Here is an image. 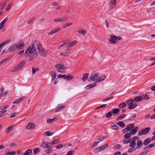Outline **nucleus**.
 <instances>
[{"label":"nucleus","instance_id":"nucleus-1","mask_svg":"<svg viewBox=\"0 0 155 155\" xmlns=\"http://www.w3.org/2000/svg\"><path fill=\"white\" fill-rule=\"evenodd\" d=\"M40 47V43L37 41H35L32 44L31 47L30 45L27 48L25 53V56L28 57L29 54H36L37 51L36 48L38 50L39 49Z\"/></svg>","mask_w":155,"mask_h":155},{"label":"nucleus","instance_id":"nucleus-2","mask_svg":"<svg viewBox=\"0 0 155 155\" xmlns=\"http://www.w3.org/2000/svg\"><path fill=\"white\" fill-rule=\"evenodd\" d=\"M99 76L98 73L91 74L88 78V81H95L96 83H98L104 80L106 78V76L104 75L97 78Z\"/></svg>","mask_w":155,"mask_h":155},{"label":"nucleus","instance_id":"nucleus-3","mask_svg":"<svg viewBox=\"0 0 155 155\" xmlns=\"http://www.w3.org/2000/svg\"><path fill=\"white\" fill-rule=\"evenodd\" d=\"M121 39L122 38L119 36H116L115 35H112L110 36V38H108V40L110 44H113L116 43L117 41Z\"/></svg>","mask_w":155,"mask_h":155},{"label":"nucleus","instance_id":"nucleus-4","mask_svg":"<svg viewBox=\"0 0 155 155\" xmlns=\"http://www.w3.org/2000/svg\"><path fill=\"white\" fill-rule=\"evenodd\" d=\"M68 17L66 16H64L60 17L57 18L54 20V21L56 23L63 22L67 20Z\"/></svg>","mask_w":155,"mask_h":155},{"label":"nucleus","instance_id":"nucleus-5","mask_svg":"<svg viewBox=\"0 0 155 155\" xmlns=\"http://www.w3.org/2000/svg\"><path fill=\"white\" fill-rule=\"evenodd\" d=\"M150 129L149 127L146 128L141 131H139L137 134L138 136H141L143 135H145L149 133Z\"/></svg>","mask_w":155,"mask_h":155},{"label":"nucleus","instance_id":"nucleus-6","mask_svg":"<svg viewBox=\"0 0 155 155\" xmlns=\"http://www.w3.org/2000/svg\"><path fill=\"white\" fill-rule=\"evenodd\" d=\"M24 42L22 41H20L17 44H15L16 48L19 50L23 49L24 47Z\"/></svg>","mask_w":155,"mask_h":155},{"label":"nucleus","instance_id":"nucleus-7","mask_svg":"<svg viewBox=\"0 0 155 155\" xmlns=\"http://www.w3.org/2000/svg\"><path fill=\"white\" fill-rule=\"evenodd\" d=\"M38 52L43 57L46 56L47 55V52L41 48V45L40 44V47L39 49H38Z\"/></svg>","mask_w":155,"mask_h":155},{"label":"nucleus","instance_id":"nucleus-8","mask_svg":"<svg viewBox=\"0 0 155 155\" xmlns=\"http://www.w3.org/2000/svg\"><path fill=\"white\" fill-rule=\"evenodd\" d=\"M50 144V142L43 141L42 143L41 144L40 147L45 149L50 148L51 146Z\"/></svg>","mask_w":155,"mask_h":155},{"label":"nucleus","instance_id":"nucleus-9","mask_svg":"<svg viewBox=\"0 0 155 155\" xmlns=\"http://www.w3.org/2000/svg\"><path fill=\"white\" fill-rule=\"evenodd\" d=\"M64 53H61L60 54V56L62 58L67 56L71 53V50L69 48L66 49Z\"/></svg>","mask_w":155,"mask_h":155},{"label":"nucleus","instance_id":"nucleus-10","mask_svg":"<svg viewBox=\"0 0 155 155\" xmlns=\"http://www.w3.org/2000/svg\"><path fill=\"white\" fill-rule=\"evenodd\" d=\"M16 49H17V48L15 44H13L9 47V48L7 51L6 53H9L10 52L12 51L15 50Z\"/></svg>","mask_w":155,"mask_h":155},{"label":"nucleus","instance_id":"nucleus-11","mask_svg":"<svg viewBox=\"0 0 155 155\" xmlns=\"http://www.w3.org/2000/svg\"><path fill=\"white\" fill-rule=\"evenodd\" d=\"M112 114L114 116L118 115L119 114L120 109L117 108H113L111 110Z\"/></svg>","mask_w":155,"mask_h":155},{"label":"nucleus","instance_id":"nucleus-12","mask_svg":"<svg viewBox=\"0 0 155 155\" xmlns=\"http://www.w3.org/2000/svg\"><path fill=\"white\" fill-rule=\"evenodd\" d=\"M138 128L137 127H134L130 130V133L131 135H135L138 131Z\"/></svg>","mask_w":155,"mask_h":155},{"label":"nucleus","instance_id":"nucleus-13","mask_svg":"<svg viewBox=\"0 0 155 155\" xmlns=\"http://www.w3.org/2000/svg\"><path fill=\"white\" fill-rule=\"evenodd\" d=\"M18 64L13 68L11 70L12 72H17L20 70L22 68Z\"/></svg>","mask_w":155,"mask_h":155},{"label":"nucleus","instance_id":"nucleus-14","mask_svg":"<svg viewBox=\"0 0 155 155\" xmlns=\"http://www.w3.org/2000/svg\"><path fill=\"white\" fill-rule=\"evenodd\" d=\"M35 125L32 123L29 122L28 123L26 128L29 130H33L35 128Z\"/></svg>","mask_w":155,"mask_h":155},{"label":"nucleus","instance_id":"nucleus-15","mask_svg":"<svg viewBox=\"0 0 155 155\" xmlns=\"http://www.w3.org/2000/svg\"><path fill=\"white\" fill-rule=\"evenodd\" d=\"M62 104H60L57 106L56 109L55 110V112H58L65 107V106H62Z\"/></svg>","mask_w":155,"mask_h":155},{"label":"nucleus","instance_id":"nucleus-16","mask_svg":"<svg viewBox=\"0 0 155 155\" xmlns=\"http://www.w3.org/2000/svg\"><path fill=\"white\" fill-rule=\"evenodd\" d=\"M9 0H4V1L0 2V7L1 9H3L6 6L7 2Z\"/></svg>","mask_w":155,"mask_h":155},{"label":"nucleus","instance_id":"nucleus-17","mask_svg":"<svg viewBox=\"0 0 155 155\" xmlns=\"http://www.w3.org/2000/svg\"><path fill=\"white\" fill-rule=\"evenodd\" d=\"M25 98V97H22L16 100L13 102V104H19Z\"/></svg>","mask_w":155,"mask_h":155},{"label":"nucleus","instance_id":"nucleus-18","mask_svg":"<svg viewBox=\"0 0 155 155\" xmlns=\"http://www.w3.org/2000/svg\"><path fill=\"white\" fill-rule=\"evenodd\" d=\"M143 143L142 142V140H138L137 142V147L136 149H139L141 148L143 145Z\"/></svg>","mask_w":155,"mask_h":155},{"label":"nucleus","instance_id":"nucleus-19","mask_svg":"<svg viewBox=\"0 0 155 155\" xmlns=\"http://www.w3.org/2000/svg\"><path fill=\"white\" fill-rule=\"evenodd\" d=\"M50 74L52 76L51 81H52L56 78L57 74L56 72L54 71H51Z\"/></svg>","mask_w":155,"mask_h":155},{"label":"nucleus","instance_id":"nucleus-20","mask_svg":"<svg viewBox=\"0 0 155 155\" xmlns=\"http://www.w3.org/2000/svg\"><path fill=\"white\" fill-rule=\"evenodd\" d=\"M8 18H5L0 23V30H1L4 27V25L6 21H7Z\"/></svg>","mask_w":155,"mask_h":155},{"label":"nucleus","instance_id":"nucleus-21","mask_svg":"<svg viewBox=\"0 0 155 155\" xmlns=\"http://www.w3.org/2000/svg\"><path fill=\"white\" fill-rule=\"evenodd\" d=\"M77 41H74L70 43L67 44L66 46L67 48H69L72 46L73 45L77 43Z\"/></svg>","mask_w":155,"mask_h":155},{"label":"nucleus","instance_id":"nucleus-22","mask_svg":"<svg viewBox=\"0 0 155 155\" xmlns=\"http://www.w3.org/2000/svg\"><path fill=\"white\" fill-rule=\"evenodd\" d=\"M117 0H112L110 1L109 4V6L110 7H113L116 5V2Z\"/></svg>","mask_w":155,"mask_h":155},{"label":"nucleus","instance_id":"nucleus-23","mask_svg":"<svg viewBox=\"0 0 155 155\" xmlns=\"http://www.w3.org/2000/svg\"><path fill=\"white\" fill-rule=\"evenodd\" d=\"M134 127V125L133 124H130L127 125L126 126V129L127 131H129Z\"/></svg>","mask_w":155,"mask_h":155},{"label":"nucleus","instance_id":"nucleus-24","mask_svg":"<svg viewBox=\"0 0 155 155\" xmlns=\"http://www.w3.org/2000/svg\"><path fill=\"white\" fill-rule=\"evenodd\" d=\"M60 29H61V28H55V29L51 31V32L48 33V35H50L53 34L54 33H55L56 32H57L58 31H59Z\"/></svg>","mask_w":155,"mask_h":155},{"label":"nucleus","instance_id":"nucleus-25","mask_svg":"<svg viewBox=\"0 0 155 155\" xmlns=\"http://www.w3.org/2000/svg\"><path fill=\"white\" fill-rule=\"evenodd\" d=\"M73 78L74 76L70 74L66 76L65 75V77H64V79H67L68 81H71L73 79Z\"/></svg>","mask_w":155,"mask_h":155},{"label":"nucleus","instance_id":"nucleus-26","mask_svg":"<svg viewBox=\"0 0 155 155\" xmlns=\"http://www.w3.org/2000/svg\"><path fill=\"white\" fill-rule=\"evenodd\" d=\"M108 146V144L107 143H105L104 145L98 147L99 149L100 150V151H102L104 150L105 148H107Z\"/></svg>","mask_w":155,"mask_h":155},{"label":"nucleus","instance_id":"nucleus-27","mask_svg":"<svg viewBox=\"0 0 155 155\" xmlns=\"http://www.w3.org/2000/svg\"><path fill=\"white\" fill-rule=\"evenodd\" d=\"M14 126L13 125H11L9 127L7 128L5 130V131L7 134L11 132L14 127Z\"/></svg>","mask_w":155,"mask_h":155},{"label":"nucleus","instance_id":"nucleus-28","mask_svg":"<svg viewBox=\"0 0 155 155\" xmlns=\"http://www.w3.org/2000/svg\"><path fill=\"white\" fill-rule=\"evenodd\" d=\"M58 118L57 117H55L53 119H48L47 120V123L49 124H50L56 121L57 120Z\"/></svg>","mask_w":155,"mask_h":155},{"label":"nucleus","instance_id":"nucleus-29","mask_svg":"<svg viewBox=\"0 0 155 155\" xmlns=\"http://www.w3.org/2000/svg\"><path fill=\"white\" fill-rule=\"evenodd\" d=\"M133 100L136 102H138L142 100L141 96H139L135 97Z\"/></svg>","mask_w":155,"mask_h":155},{"label":"nucleus","instance_id":"nucleus-30","mask_svg":"<svg viewBox=\"0 0 155 155\" xmlns=\"http://www.w3.org/2000/svg\"><path fill=\"white\" fill-rule=\"evenodd\" d=\"M96 85V83H93L87 85L85 87L86 89H89L91 88H92Z\"/></svg>","mask_w":155,"mask_h":155},{"label":"nucleus","instance_id":"nucleus-31","mask_svg":"<svg viewBox=\"0 0 155 155\" xmlns=\"http://www.w3.org/2000/svg\"><path fill=\"white\" fill-rule=\"evenodd\" d=\"M130 143L129 147H134L136 146V143L133 140H131L130 141Z\"/></svg>","mask_w":155,"mask_h":155},{"label":"nucleus","instance_id":"nucleus-32","mask_svg":"<svg viewBox=\"0 0 155 155\" xmlns=\"http://www.w3.org/2000/svg\"><path fill=\"white\" fill-rule=\"evenodd\" d=\"M63 65L61 64H58L55 65V67L57 69V71L58 72H60V69L61 68L63 69L62 67H63Z\"/></svg>","mask_w":155,"mask_h":155},{"label":"nucleus","instance_id":"nucleus-33","mask_svg":"<svg viewBox=\"0 0 155 155\" xmlns=\"http://www.w3.org/2000/svg\"><path fill=\"white\" fill-rule=\"evenodd\" d=\"M151 139H150L148 138L143 141V144L144 145H147L151 142Z\"/></svg>","mask_w":155,"mask_h":155},{"label":"nucleus","instance_id":"nucleus-34","mask_svg":"<svg viewBox=\"0 0 155 155\" xmlns=\"http://www.w3.org/2000/svg\"><path fill=\"white\" fill-rule=\"evenodd\" d=\"M9 42V41H7L0 44V53L1 52L2 50V47L5 46L6 44H8Z\"/></svg>","mask_w":155,"mask_h":155},{"label":"nucleus","instance_id":"nucleus-35","mask_svg":"<svg viewBox=\"0 0 155 155\" xmlns=\"http://www.w3.org/2000/svg\"><path fill=\"white\" fill-rule=\"evenodd\" d=\"M89 76L88 73H86L85 74H84L83 75V77L82 79V80L84 82H85L86 81L85 79L87 80L88 78V77Z\"/></svg>","mask_w":155,"mask_h":155},{"label":"nucleus","instance_id":"nucleus-36","mask_svg":"<svg viewBox=\"0 0 155 155\" xmlns=\"http://www.w3.org/2000/svg\"><path fill=\"white\" fill-rule=\"evenodd\" d=\"M137 105V104L136 103L133 104H131L128 107V108L129 109H133L135 107H136Z\"/></svg>","mask_w":155,"mask_h":155},{"label":"nucleus","instance_id":"nucleus-37","mask_svg":"<svg viewBox=\"0 0 155 155\" xmlns=\"http://www.w3.org/2000/svg\"><path fill=\"white\" fill-rule=\"evenodd\" d=\"M32 153V150L29 149L27 150L26 152L24 153V155H31Z\"/></svg>","mask_w":155,"mask_h":155},{"label":"nucleus","instance_id":"nucleus-38","mask_svg":"<svg viewBox=\"0 0 155 155\" xmlns=\"http://www.w3.org/2000/svg\"><path fill=\"white\" fill-rule=\"evenodd\" d=\"M40 150V148H35L33 149L34 154L35 155L38 153Z\"/></svg>","mask_w":155,"mask_h":155},{"label":"nucleus","instance_id":"nucleus-39","mask_svg":"<svg viewBox=\"0 0 155 155\" xmlns=\"http://www.w3.org/2000/svg\"><path fill=\"white\" fill-rule=\"evenodd\" d=\"M126 105L127 104L126 102H123L119 105L118 107L120 108H122L125 107Z\"/></svg>","mask_w":155,"mask_h":155},{"label":"nucleus","instance_id":"nucleus-40","mask_svg":"<svg viewBox=\"0 0 155 155\" xmlns=\"http://www.w3.org/2000/svg\"><path fill=\"white\" fill-rule=\"evenodd\" d=\"M155 146V142H154L153 143L150 144L149 145H148L146 147H145L144 148V149H145L147 148L150 149Z\"/></svg>","mask_w":155,"mask_h":155},{"label":"nucleus","instance_id":"nucleus-41","mask_svg":"<svg viewBox=\"0 0 155 155\" xmlns=\"http://www.w3.org/2000/svg\"><path fill=\"white\" fill-rule=\"evenodd\" d=\"M60 142L59 140L57 139L55 140H53L51 141V143H50V144L51 145H54L57 143H59Z\"/></svg>","mask_w":155,"mask_h":155},{"label":"nucleus","instance_id":"nucleus-42","mask_svg":"<svg viewBox=\"0 0 155 155\" xmlns=\"http://www.w3.org/2000/svg\"><path fill=\"white\" fill-rule=\"evenodd\" d=\"M134 102V101L133 99H129L127 101V104L128 105H130L133 104Z\"/></svg>","mask_w":155,"mask_h":155},{"label":"nucleus","instance_id":"nucleus-43","mask_svg":"<svg viewBox=\"0 0 155 155\" xmlns=\"http://www.w3.org/2000/svg\"><path fill=\"white\" fill-rule=\"evenodd\" d=\"M117 124L119 125L121 127H124L125 126V125L124 124V123L121 121L118 122L117 123Z\"/></svg>","mask_w":155,"mask_h":155},{"label":"nucleus","instance_id":"nucleus-44","mask_svg":"<svg viewBox=\"0 0 155 155\" xmlns=\"http://www.w3.org/2000/svg\"><path fill=\"white\" fill-rule=\"evenodd\" d=\"M131 134L129 133L126 134L124 136V138L128 139L130 138L131 136Z\"/></svg>","mask_w":155,"mask_h":155},{"label":"nucleus","instance_id":"nucleus-45","mask_svg":"<svg viewBox=\"0 0 155 155\" xmlns=\"http://www.w3.org/2000/svg\"><path fill=\"white\" fill-rule=\"evenodd\" d=\"M54 132H50L49 131H47L44 133V134H46V136H51L54 134Z\"/></svg>","mask_w":155,"mask_h":155},{"label":"nucleus","instance_id":"nucleus-46","mask_svg":"<svg viewBox=\"0 0 155 155\" xmlns=\"http://www.w3.org/2000/svg\"><path fill=\"white\" fill-rule=\"evenodd\" d=\"M72 25V23L71 22L68 23H65L64 24L62 27L63 28H65L66 27H69Z\"/></svg>","mask_w":155,"mask_h":155},{"label":"nucleus","instance_id":"nucleus-47","mask_svg":"<svg viewBox=\"0 0 155 155\" xmlns=\"http://www.w3.org/2000/svg\"><path fill=\"white\" fill-rule=\"evenodd\" d=\"M126 117V115L125 114L123 115L122 116L119 117L118 118L116 119V120L118 121L119 120H121L125 118Z\"/></svg>","mask_w":155,"mask_h":155},{"label":"nucleus","instance_id":"nucleus-48","mask_svg":"<svg viewBox=\"0 0 155 155\" xmlns=\"http://www.w3.org/2000/svg\"><path fill=\"white\" fill-rule=\"evenodd\" d=\"M112 115V113L111 111H109L108 112L106 115V117L107 118H109L111 117Z\"/></svg>","mask_w":155,"mask_h":155},{"label":"nucleus","instance_id":"nucleus-49","mask_svg":"<svg viewBox=\"0 0 155 155\" xmlns=\"http://www.w3.org/2000/svg\"><path fill=\"white\" fill-rule=\"evenodd\" d=\"M136 148L134 147H130L129 148L128 150V151L129 153L132 152L136 150Z\"/></svg>","mask_w":155,"mask_h":155},{"label":"nucleus","instance_id":"nucleus-50","mask_svg":"<svg viewBox=\"0 0 155 155\" xmlns=\"http://www.w3.org/2000/svg\"><path fill=\"white\" fill-rule=\"evenodd\" d=\"M142 99V100L143 99H145V100H148L149 99V97L147 95H141Z\"/></svg>","mask_w":155,"mask_h":155},{"label":"nucleus","instance_id":"nucleus-51","mask_svg":"<svg viewBox=\"0 0 155 155\" xmlns=\"http://www.w3.org/2000/svg\"><path fill=\"white\" fill-rule=\"evenodd\" d=\"M122 146L119 144H117L113 148V149L117 150V149H119Z\"/></svg>","mask_w":155,"mask_h":155},{"label":"nucleus","instance_id":"nucleus-52","mask_svg":"<svg viewBox=\"0 0 155 155\" xmlns=\"http://www.w3.org/2000/svg\"><path fill=\"white\" fill-rule=\"evenodd\" d=\"M110 128L113 130H118L119 128V127L116 125L111 126Z\"/></svg>","mask_w":155,"mask_h":155},{"label":"nucleus","instance_id":"nucleus-53","mask_svg":"<svg viewBox=\"0 0 155 155\" xmlns=\"http://www.w3.org/2000/svg\"><path fill=\"white\" fill-rule=\"evenodd\" d=\"M52 151V150L50 148H49L45 150V152L46 154H48L51 153V152Z\"/></svg>","mask_w":155,"mask_h":155},{"label":"nucleus","instance_id":"nucleus-54","mask_svg":"<svg viewBox=\"0 0 155 155\" xmlns=\"http://www.w3.org/2000/svg\"><path fill=\"white\" fill-rule=\"evenodd\" d=\"M12 6V3H9L6 9H5V10L6 11H9Z\"/></svg>","mask_w":155,"mask_h":155},{"label":"nucleus","instance_id":"nucleus-55","mask_svg":"<svg viewBox=\"0 0 155 155\" xmlns=\"http://www.w3.org/2000/svg\"><path fill=\"white\" fill-rule=\"evenodd\" d=\"M26 63V61H24L21 62L19 64H18L20 65L21 67L22 68V67L24 66L25 64Z\"/></svg>","mask_w":155,"mask_h":155},{"label":"nucleus","instance_id":"nucleus-56","mask_svg":"<svg viewBox=\"0 0 155 155\" xmlns=\"http://www.w3.org/2000/svg\"><path fill=\"white\" fill-rule=\"evenodd\" d=\"M77 31L79 32V33H81L83 35H85L87 33V31L84 30H81L80 31Z\"/></svg>","mask_w":155,"mask_h":155},{"label":"nucleus","instance_id":"nucleus-57","mask_svg":"<svg viewBox=\"0 0 155 155\" xmlns=\"http://www.w3.org/2000/svg\"><path fill=\"white\" fill-rule=\"evenodd\" d=\"M140 137L138 136H136L132 137L130 139V140H133L134 141L135 140L137 139L139 140Z\"/></svg>","mask_w":155,"mask_h":155},{"label":"nucleus","instance_id":"nucleus-58","mask_svg":"<svg viewBox=\"0 0 155 155\" xmlns=\"http://www.w3.org/2000/svg\"><path fill=\"white\" fill-rule=\"evenodd\" d=\"M98 147L94 148L93 150V152L94 153H97L100 151Z\"/></svg>","mask_w":155,"mask_h":155},{"label":"nucleus","instance_id":"nucleus-59","mask_svg":"<svg viewBox=\"0 0 155 155\" xmlns=\"http://www.w3.org/2000/svg\"><path fill=\"white\" fill-rule=\"evenodd\" d=\"M39 69L38 68H37L35 69L34 68H32V74H34L35 72L38 71Z\"/></svg>","mask_w":155,"mask_h":155},{"label":"nucleus","instance_id":"nucleus-60","mask_svg":"<svg viewBox=\"0 0 155 155\" xmlns=\"http://www.w3.org/2000/svg\"><path fill=\"white\" fill-rule=\"evenodd\" d=\"M8 107L9 106L8 105H5L2 106L0 107V110H2L3 109H7Z\"/></svg>","mask_w":155,"mask_h":155},{"label":"nucleus","instance_id":"nucleus-61","mask_svg":"<svg viewBox=\"0 0 155 155\" xmlns=\"http://www.w3.org/2000/svg\"><path fill=\"white\" fill-rule=\"evenodd\" d=\"M15 153H16L15 151H13L9 153H6L5 155H15Z\"/></svg>","mask_w":155,"mask_h":155},{"label":"nucleus","instance_id":"nucleus-62","mask_svg":"<svg viewBox=\"0 0 155 155\" xmlns=\"http://www.w3.org/2000/svg\"><path fill=\"white\" fill-rule=\"evenodd\" d=\"M149 150H145V152L141 153L139 155H146V154L148 153Z\"/></svg>","mask_w":155,"mask_h":155},{"label":"nucleus","instance_id":"nucleus-63","mask_svg":"<svg viewBox=\"0 0 155 155\" xmlns=\"http://www.w3.org/2000/svg\"><path fill=\"white\" fill-rule=\"evenodd\" d=\"M74 152L73 150H70L67 153L66 155H71L73 154Z\"/></svg>","mask_w":155,"mask_h":155},{"label":"nucleus","instance_id":"nucleus-64","mask_svg":"<svg viewBox=\"0 0 155 155\" xmlns=\"http://www.w3.org/2000/svg\"><path fill=\"white\" fill-rule=\"evenodd\" d=\"M152 134L153 136L151 137V139L152 140H155V131L153 132Z\"/></svg>","mask_w":155,"mask_h":155}]
</instances>
